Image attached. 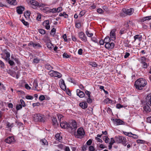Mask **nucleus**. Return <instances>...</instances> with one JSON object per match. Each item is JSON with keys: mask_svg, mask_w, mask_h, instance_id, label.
Returning a JSON list of instances; mask_svg holds the SVG:
<instances>
[{"mask_svg": "<svg viewBox=\"0 0 151 151\" xmlns=\"http://www.w3.org/2000/svg\"><path fill=\"white\" fill-rule=\"evenodd\" d=\"M147 84V81L143 78H139L135 82L134 86L138 90H141Z\"/></svg>", "mask_w": 151, "mask_h": 151, "instance_id": "obj_1", "label": "nucleus"}, {"mask_svg": "<svg viewBox=\"0 0 151 151\" xmlns=\"http://www.w3.org/2000/svg\"><path fill=\"white\" fill-rule=\"evenodd\" d=\"M33 119L36 122L39 121L44 122L45 121L46 118L44 115L39 114H36L33 116Z\"/></svg>", "mask_w": 151, "mask_h": 151, "instance_id": "obj_2", "label": "nucleus"}, {"mask_svg": "<svg viewBox=\"0 0 151 151\" xmlns=\"http://www.w3.org/2000/svg\"><path fill=\"white\" fill-rule=\"evenodd\" d=\"M68 129L72 132L75 131L77 128V123L75 120L72 121L71 123H68Z\"/></svg>", "mask_w": 151, "mask_h": 151, "instance_id": "obj_3", "label": "nucleus"}, {"mask_svg": "<svg viewBox=\"0 0 151 151\" xmlns=\"http://www.w3.org/2000/svg\"><path fill=\"white\" fill-rule=\"evenodd\" d=\"M116 142L118 143H122L123 145L126 146V145L128 144L126 143V139L124 137L121 136L119 137H115Z\"/></svg>", "mask_w": 151, "mask_h": 151, "instance_id": "obj_4", "label": "nucleus"}, {"mask_svg": "<svg viewBox=\"0 0 151 151\" xmlns=\"http://www.w3.org/2000/svg\"><path fill=\"white\" fill-rule=\"evenodd\" d=\"M85 134V132L82 127H80L78 129L77 134L76 132L74 133V135L78 138H82Z\"/></svg>", "mask_w": 151, "mask_h": 151, "instance_id": "obj_5", "label": "nucleus"}, {"mask_svg": "<svg viewBox=\"0 0 151 151\" xmlns=\"http://www.w3.org/2000/svg\"><path fill=\"white\" fill-rule=\"evenodd\" d=\"M48 74L51 77H57L60 78L62 76V75L60 73L53 70H50Z\"/></svg>", "mask_w": 151, "mask_h": 151, "instance_id": "obj_6", "label": "nucleus"}, {"mask_svg": "<svg viewBox=\"0 0 151 151\" xmlns=\"http://www.w3.org/2000/svg\"><path fill=\"white\" fill-rule=\"evenodd\" d=\"M122 11L125 14L128 15H132L134 12V9L132 8H130L129 9L124 8L123 9Z\"/></svg>", "mask_w": 151, "mask_h": 151, "instance_id": "obj_7", "label": "nucleus"}, {"mask_svg": "<svg viewBox=\"0 0 151 151\" xmlns=\"http://www.w3.org/2000/svg\"><path fill=\"white\" fill-rule=\"evenodd\" d=\"M31 4L32 5V7L34 9H36L37 7L42 6V4L39 3L35 0H31L30 1Z\"/></svg>", "mask_w": 151, "mask_h": 151, "instance_id": "obj_8", "label": "nucleus"}, {"mask_svg": "<svg viewBox=\"0 0 151 151\" xmlns=\"http://www.w3.org/2000/svg\"><path fill=\"white\" fill-rule=\"evenodd\" d=\"M78 36L83 41L86 42L87 41L86 37L84 33L81 32L79 33Z\"/></svg>", "mask_w": 151, "mask_h": 151, "instance_id": "obj_9", "label": "nucleus"}, {"mask_svg": "<svg viewBox=\"0 0 151 151\" xmlns=\"http://www.w3.org/2000/svg\"><path fill=\"white\" fill-rule=\"evenodd\" d=\"M28 46L32 45L35 48H39L42 47L41 45L38 42L35 43L32 42H30L28 44Z\"/></svg>", "mask_w": 151, "mask_h": 151, "instance_id": "obj_10", "label": "nucleus"}, {"mask_svg": "<svg viewBox=\"0 0 151 151\" xmlns=\"http://www.w3.org/2000/svg\"><path fill=\"white\" fill-rule=\"evenodd\" d=\"M146 103L151 106V93L147 95L146 98Z\"/></svg>", "mask_w": 151, "mask_h": 151, "instance_id": "obj_11", "label": "nucleus"}, {"mask_svg": "<svg viewBox=\"0 0 151 151\" xmlns=\"http://www.w3.org/2000/svg\"><path fill=\"white\" fill-rule=\"evenodd\" d=\"M25 9L24 7L22 6H18L17 7V11L18 14H22L23 12Z\"/></svg>", "mask_w": 151, "mask_h": 151, "instance_id": "obj_12", "label": "nucleus"}, {"mask_svg": "<svg viewBox=\"0 0 151 151\" xmlns=\"http://www.w3.org/2000/svg\"><path fill=\"white\" fill-rule=\"evenodd\" d=\"M114 46V44L113 42L109 43V42L106 44L105 47L108 49H111L113 48Z\"/></svg>", "mask_w": 151, "mask_h": 151, "instance_id": "obj_13", "label": "nucleus"}, {"mask_svg": "<svg viewBox=\"0 0 151 151\" xmlns=\"http://www.w3.org/2000/svg\"><path fill=\"white\" fill-rule=\"evenodd\" d=\"M33 86L32 88V89L37 90V91H39L40 90V89L38 86V84L37 82L35 81L33 83Z\"/></svg>", "mask_w": 151, "mask_h": 151, "instance_id": "obj_14", "label": "nucleus"}, {"mask_svg": "<svg viewBox=\"0 0 151 151\" xmlns=\"http://www.w3.org/2000/svg\"><path fill=\"white\" fill-rule=\"evenodd\" d=\"M116 31V29H113L111 30L110 32L111 38L112 40H114L116 39L115 33Z\"/></svg>", "mask_w": 151, "mask_h": 151, "instance_id": "obj_15", "label": "nucleus"}, {"mask_svg": "<svg viewBox=\"0 0 151 151\" xmlns=\"http://www.w3.org/2000/svg\"><path fill=\"white\" fill-rule=\"evenodd\" d=\"M43 26L45 27V28L47 30L50 29V26L49 25V21L48 20L45 21L43 23Z\"/></svg>", "mask_w": 151, "mask_h": 151, "instance_id": "obj_16", "label": "nucleus"}, {"mask_svg": "<svg viewBox=\"0 0 151 151\" xmlns=\"http://www.w3.org/2000/svg\"><path fill=\"white\" fill-rule=\"evenodd\" d=\"M77 95L80 98L84 97L85 95L84 93L79 89L76 90Z\"/></svg>", "mask_w": 151, "mask_h": 151, "instance_id": "obj_17", "label": "nucleus"}, {"mask_svg": "<svg viewBox=\"0 0 151 151\" xmlns=\"http://www.w3.org/2000/svg\"><path fill=\"white\" fill-rule=\"evenodd\" d=\"M14 138L13 137H9L5 140V142L8 143H11L14 141Z\"/></svg>", "mask_w": 151, "mask_h": 151, "instance_id": "obj_18", "label": "nucleus"}, {"mask_svg": "<svg viewBox=\"0 0 151 151\" xmlns=\"http://www.w3.org/2000/svg\"><path fill=\"white\" fill-rule=\"evenodd\" d=\"M113 120L114 121L117 125L123 124L124 123L123 121L119 119H113Z\"/></svg>", "mask_w": 151, "mask_h": 151, "instance_id": "obj_19", "label": "nucleus"}, {"mask_svg": "<svg viewBox=\"0 0 151 151\" xmlns=\"http://www.w3.org/2000/svg\"><path fill=\"white\" fill-rule=\"evenodd\" d=\"M79 105L83 109H85L87 107L88 105L86 102H83L80 103Z\"/></svg>", "mask_w": 151, "mask_h": 151, "instance_id": "obj_20", "label": "nucleus"}, {"mask_svg": "<svg viewBox=\"0 0 151 151\" xmlns=\"http://www.w3.org/2000/svg\"><path fill=\"white\" fill-rule=\"evenodd\" d=\"M134 41H135L137 40L140 42L142 39V36L141 35H137L134 36Z\"/></svg>", "mask_w": 151, "mask_h": 151, "instance_id": "obj_21", "label": "nucleus"}, {"mask_svg": "<svg viewBox=\"0 0 151 151\" xmlns=\"http://www.w3.org/2000/svg\"><path fill=\"white\" fill-rule=\"evenodd\" d=\"M149 106V104H146V105L143 107L144 110L147 112H149L151 110Z\"/></svg>", "mask_w": 151, "mask_h": 151, "instance_id": "obj_22", "label": "nucleus"}, {"mask_svg": "<svg viewBox=\"0 0 151 151\" xmlns=\"http://www.w3.org/2000/svg\"><path fill=\"white\" fill-rule=\"evenodd\" d=\"M61 127L63 128H66L68 129V123L67 124L65 122H60Z\"/></svg>", "mask_w": 151, "mask_h": 151, "instance_id": "obj_23", "label": "nucleus"}, {"mask_svg": "<svg viewBox=\"0 0 151 151\" xmlns=\"http://www.w3.org/2000/svg\"><path fill=\"white\" fill-rule=\"evenodd\" d=\"M41 144L42 145H48V143L46 140L45 139H41L40 141Z\"/></svg>", "mask_w": 151, "mask_h": 151, "instance_id": "obj_24", "label": "nucleus"}, {"mask_svg": "<svg viewBox=\"0 0 151 151\" xmlns=\"http://www.w3.org/2000/svg\"><path fill=\"white\" fill-rule=\"evenodd\" d=\"M55 137L56 138V140L59 142H60L62 139V137L60 136V134L59 133H58L55 134Z\"/></svg>", "mask_w": 151, "mask_h": 151, "instance_id": "obj_25", "label": "nucleus"}, {"mask_svg": "<svg viewBox=\"0 0 151 151\" xmlns=\"http://www.w3.org/2000/svg\"><path fill=\"white\" fill-rule=\"evenodd\" d=\"M52 121L53 124L54 125L56 126L57 125H58V124L56 118L53 117Z\"/></svg>", "mask_w": 151, "mask_h": 151, "instance_id": "obj_26", "label": "nucleus"}, {"mask_svg": "<svg viewBox=\"0 0 151 151\" xmlns=\"http://www.w3.org/2000/svg\"><path fill=\"white\" fill-rule=\"evenodd\" d=\"M5 54L6 55L5 60L7 61L9 60L10 59V54L9 52H6L5 53Z\"/></svg>", "mask_w": 151, "mask_h": 151, "instance_id": "obj_27", "label": "nucleus"}, {"mask_svg": "<svg viewBox=\"0 0 151 151\" xmlns=\"http://www.w3.org/2000/svg\"><path fill=\"white\" fill-rule=\"evenodd\" d=\"M47 12L52 13H55L56 12V8H53L52 9H50L47 10V12L46 13H47Z\"/></svg>", "mask_w": 151, "mask_h": 151, "instance_id": "obj_28", "label": "nucleus"}, {"mask_svg": "<svg viewBox=\"0 0 151 151\" xmlns=\"http://www.w3.org/2000/svg\"><path fill=\"white\" fill-rule=\"evenodd\" d=\"M46 45L48 48H49L50 50L52 49V48L54 47V46L50 42H48L47 43Z\"/></svg>", "mask_w": 151, "mask_h": 151, "instance_id": "obj_29", "label": "nucleus"}, {"mask_svg": "<svg viewBox=\"0 0 151 151\" xmlns=\"http://www.w3.org/2000/svg\"><path fill=\"white\" fill-rule=\"evenodd\" d=\"M45 68L48 70H52L53 69L52 67L49 64H47L45 65Z\"/></svg>", "mask_w": 151, "mask_h": 151, "instance_id": "obj_30", "label": "nucleus"}, {"mask_svg": "<svg viewBox=\"0 0 151 151\" xmlns=\"http://www.w3.org/2000/svg\"><path fill=\"white\" fill-rule=\"evenodd\" d=\"M127 30L126 29L124 28H123L121 29L120 30L119 34L121 35H122L126 33L127 32Z\"/></svg>", "mask_w": 151, "mask_h": 151, "instance_id": "obj_31", "label": "nucleus"}, {"mask_svg": "<svg viewBox=\"0 0 151 151\" xmlns=\"http://www.w3.org/2000/svg\"><path fill=\"white\" fill-rule=\"evenodd\" d=\"M104 102L106 104H110L112 103V101L109 98H106L104 100Z\"/></svg>", "mask_w": 151, "mask_h": 151, "instance_id": "obj_32", "label": "nucleus"}, {"mask_svg": "<svg viewBox=\"0 0 151 151\" xmlns=\"http://www.w3.org/2000/svg\"><path fill=\"white\" fill-rule=\"evenodd\" d=\"M151 19V16H147L143 18L141 20L142 22H144L147 20H150Z\"/></svg>", "mask_w": 151, "mask_h": 151, "instance_id": "obj_33", "label": "nucleus"}, {"mask_svg": "<svg viewBox=\"0 0 151 151\" xmlns=\"http://www.w3.org/2000/svg\"><path fill=\"white\" fill-rule=\"evenodd\" d=\"M57 116L59 122H60L61 120H63V116L61 114H59L57 115Z\"/></svg>", "mask_w": 151, "mask_h": 151, "instance_id": "obj_34", "label": "nucleus"}, {"mask_svg": "<svg viewBox=\"0 0 151 151\" xmlns=\"http://www.w3.org/2000/svg\"><path fill=\"white\" fill-rule=\"evenodd\" d=\"M146 58L144 57H142L140 59V61L141 64L143 63L146 62Z\"/></svg>", "mask_w": 151, "mask_h": 151, "instance_id": "obj_35", "label": "nucleus"}, {"mask_svg": "<svg viewBox=\"0 0 151 151\" xmlns=\"http://www.w3.org/2000/svg\"><path fill=\"white\" fill-rule=\"evenodd\" d=\"M104 40L105 43H106V44L109 42L110 41V38L109 37H106L104 39Z\"/></svg>", "mask_w": 151, "mask_h": 151, "instance_id": "obj_36", "label": "nucleus"}, {"mask_svg": "<svg viewBox=\"0 0 151 151\" xmlns=\"http://www.w3.org/2000/svg\"><path fill=\"white\" fill-rule=\"evenodd\" d=\"M10 4L13 5H16L17 4V2L16 0H11Z\"/></svg>", "mask_w": 151, "mask_h": 151, "instance_id": "obj_37", "label": "nucleus"}, {"mask_svg": "<svg viewBox=\"0 0 151 151\" xmlns=\"http://www.w3.org/2000/svg\"><path fill=\"white\" fill-rule=\"evenodd\" d=\"M142 67L145 69L147 68L148 66L149 65V64H147V63L145 62L144 63H142Z\"/></svg>", "mask_w": 151, "mask_h": 151, "instance_id": "obj_38", "label": "nucleus"}, {"mask_svg": "<svg viewBox=\"0 0 151 151\" xmlns=\"http://www.w3.org/2000/svg\"><path fill=\"white\" fill-rule=\"evenodd\" d=\"M38 30L39 33L42 35H44L45 33V30L43 29H40Z\"/></svg>", "mask_w": 151, "mask_h": 151, "instance_id": "obj_39", "label": "nucleus"}, {"mask_svg": "<svg viewBox=\"0 0 151 151\" xmlns=\"http://www.w3.org/2000/svg\"><path fill=\"white\" fill-rule=\"evenodd\" d=\"M40 60V59L37 58H35L33 60V63H37L39 62Z\"/></svg>", "mask_w": 151, "mask_h": 151, "instance_id": "obj_40", "label": "nucleus"}, {"mask_svg": "<svg viewBox=\"0 0 151 151\" xmlns=\"http://www.w3.org/2000/svg\"><path fill=\"white\" fill-rule=\"evenodd\" d=\"M63 57L64 58H70V55H68L66 53L64 52L63 54Z\"/></svg>", "mask_w": 151, "mask_h": 151, "instance_id": "obj_41", "label": "nucleus"}, {"mask_svg": "<svg viewBox=\"0 0 151 151\" xmlns=\"http://www.w3.org/2000/svg\"><path fill=\"white\" fill-rule=\"evenodd\" d=\"M86 34L87 36L89 37H91L93 35V34L92 33H89V31L87 30L86 32Z\"/></svg>", "mask_w": 151, "mask_h": 151, "instance_id": "obj_42", "label": "nucleus"}, {"mask_svg": "<svg viewBox=\"0 0 151 151\" xmlns=\"http://www.w3.org/2000/svg\"><path fill=\"white\" fill-rule=\"evenodd\" d=\"M60 86L61 88L63 90H66V86L65 84H60Z\"/></svg>", "mask_w": 151, "mask_h": 151, "instance_id": "obj_43", "label": "nucleus"}, {"mask_svg": "<svg viewBox=\"0 0 151 151\" xmlns=\"http://www.w3.org/2000/svg\"><path fill=\"white\" fill-rule=\"evenodd\" d=\"M0 67L2 68H4L5 67V65L3 62L0 60Z\"/></svg>", "mask_w": 151, "mask_h": 151, "instance_id": "obj_44", "label": "nucleus"}, {"mask_svg": "<svg viewBox=\"0 0 151 151\" xmlns=\"http://www.w3.org/2000/svg\"><path fill=\"white\" fill-rule=\"evenodd\" d=\"M90 65L94 67H96L97 66L96 63L94 62H91L90 63Z\"/></svg>", "mask_w": 151, "mask_h": 151, "instance_id": "obj_45", "label": "nucleus"}, {"mask_svg": "<svg viewBox=\"0 0 151 151\" xmlns=\"http://www.w3.org/2000/svg\"><path fill=\"white\" fill-rule=\"evenodd\" d=\"M22 105L21 104H17L16 106V108L17 110H19L22 108Z\"/></svg>", "mask_w": 151, "mask_h": 151, "instance_id": "obj_46", "label": "nucleus"}, {"mask_svg": "<svg viewBox=\"0 0 151 151\" xmlns=\"http://www.w3.org/2000/svg\"><path fill=\"white\" fill-rule=\"evenodd\" d=\"M20 102L21 103L20 104H21L22 106L24 107L26 106L23 100L22 99H20Z\"/></svg>", "mask_w": 151, "mask_h": 151, "instance_id": "obj_47", "label": "nucleus"}, {"mask_svg": "<svg viewBox=\"0 0 151 151\" xmlns=\"http://www.w3.org/2000/svg\"><path fill=\"white\" fill-rule=\"evenodd\" d=\"M21 21L24 25L26 26H28L29 25V24L27 22L25 21L24 19H22L21 20Z\"/></svg>", "mask_w": 151, "mask_h": 151, "instance_id": "obj_48", "label": "nucleus"}, {"mask_svg": "<svg viewBox=\"0 0 151 151\" xmlns=\"http://www.w3.org/2000/svg\"><path fill=\"white\" fill-rule=\"evenodd\" d=\"M76 27L77 28H79L81 26V24L80 22H75Z\"/></svg>", "mask_w": 151, "mask_h": 151, "instance_id": "obj_49", "label": "nucleus"}, {"mask_svg": "<svg viewBox=\"0 0 151 151\" xmlns=\"http://www.w3.org/2000/svg\"><path fill=\"white\" fill-rule=\"evenodd\" d=\"M62 10V9L61 7H59L57 8H56V12H59Z\"/></svg>", "mask_w": 151, "mask_h": 151, "instance_id": "obj_50", "label": "nucleus"}, {"mask_svg": "<svg viewBox=\"0 0 151 151\" xmlns=\"http://www.w3.org/2000/svg\"><path fill=\"white\" fill-rule=\"evenodd\" d=\"M14 126V124L13 123H12L10 124L9 122H8V123L7 124V126L8 127H13Z\"/></svg>", "mask_w": 151, "mask_h": 151, "instance_id": "obj_51", "label": "nucleus"}, {"mask_svg": "<svg viewBox=\"0 0 151 151\" xmlns=\"http://www.w3.org/2000/svg\"><path fill=\"white\" fill-rule=\"evenodd\" d=\"M88 150L90 151H95V149L94 147L91 145L89 147Z\"/></svg>", "mask_w": 151, "mask_h": 151, "instance_id": "obj_52", "label": "nucleus"}, {"mask_svg": "<svg viewBox=\"0 0 151 151\" xmlns=\"http://www.w3.org/2000/svg\"><path fill=\"white\" fill-rule=\"evenodd\" d=\"M85 93L88 96V97H91V92H90L88 91H86L85 92Z\"/></svg>", "mask_w": 151, "mask_h": 151, "instance_id": "obj_53", "label": "nucleus"}, {"mask_svg": "<svg viewBox=\"0 0 151 151\" xmlns=\"http://www.w3.org/2000/svg\"><path fill=\"white\" fill-rule=\"evenodd\" d=\"M97 12L99 14H102L104 12L103 10L99 8L97 9Z\"/></svg>", "mask_w": 151, "mask_h": 151, "instance_id": "obj_54", "label": "nucleus"}, {"mask_svg": "<svg viewBox=\"0 0 151 151\" xmlns=\"http://www.w3.org/2000/svg\"><path fill=\"white\" fill-rule=\"evenodd\" d=\"M25 98L26 99H27L32 100L33 99V96L29 95L26 96H25Z\"/></svg>", "mask_w": 151, "mask_h": 151, "instance_id": "obj_55", "label": "nucleus"}, {"mask_svg": "<svg viewBox=\"0 0 151 151\" xmlns=\"http://www.w3.org/2000/svg\"><path fill=\"white\" fill-rule=\"evenodd\" d=\"M45 99V97L43 95H41L39 97V99L42 101Z\"/></svg>", "mask_w": 151, "mask_h": 151, "instance_id": "obj_56", "label": "nucleus"}, {"mask_svg": "<svg viewBox=\"0 0 151 151\" xmlns=\"http://www.w3.org/2000/svg\"><path fill=\"white\" fill-rule=\"evenodd\" d=\"M92 142V140L91 139H89L86 142V144L88 145H91Z\"/></svg>", "mask_w": 151, "mask_h": 151, "instance_id": "obj_57", "label": "nucleus"}, {"mask_svg": "<svg viewBox=\"0 0 151 151\" xmlns=\"http://www.w3.org/2000/svg\"><path fill=\"white\" fill-rule=\"evenodd\" d=\"M91 40L95 43H97L98 40H97L95 37H93L91 38Z\"/></svg>", "mask_w": 151, "mask_h": 151, "instance_id": "obj_58", "label": "nucleus"}, {"mask_svg": "<svg viewBox=\"0 0 151 151\" xmlns=\"http://www.w3.org/2000/svg\"><path fill=\"white\" fill-rule=\"evenodd\" d=\"M40 105V104L39 103H34L32 104V106L34 107L36 106H39Z\"/></svg>", "mask_w": 151, "mask_h": 151, "instance_id": "obj_59", "label": "nucleus"}, {"mask_svg": "<svg viewBox=\"0 0 151 151\" xmlns=\"http://www.w3.org/2000/svg\"><path fill=\"white\" fill-rule=\"evenodd\" d=\"M116 108L117 109H120L123 107V106L120 104H117L116 106Z\"/></svg>", "mask_w": 151, "mask_h": 151, "instance_id": "obj_60", "label": "nucleus"}, {"mask_svg": "<svg viewBox=\"0 0 151 151\" xmlns=\"http://www.w3.org/2000/svg\"><path fill=\"white\" fill-rule=\"evenodd\" d=\"M105 137H106L105 140V143H108L109 142L110 139L107 136H105Z\"/></svg>", "mask_w": 151, "mask_h": 151, "instance_id": "obj_61", "label": "nucleus"}, {"mask_svg": "<svg viewBox=\"0 0 151 151\" xmlns=\"http://www.w3.org/2000/svg\"><path fill=\"white\" fill-rule=\"evenodd\" d=\"M87 103H91L92 102V99L90 98V97H88V98L87 99Z\"/></svg>", "mask_w": 151, "mask_h": 151, "instance_id": "obj_62", "label": "nucleus"}, {"mask_svg": "<svg viewBox=\"0 0 151 151\" xmlns=\"http://www.w3.org/2000/svg\"><path fill=\"white\" fill-rule=\"evenodd\" d=\"M83 50L81 48L79 49L78 51V53L80 55H81L82 54Z\"/></svg>", "mask_w": 151, "mask_h": 151, "instance_id": "obj_63", "label": "nucleus"}, {"mask_svg": "<svg viewBox=\"0 0 151 151\" xmlns=\"http://www.w3.org/2000/svg\"><path fill=\"white\" fill-rule=\"evenodd\" d=\"M105 43L104 40H100L99 42V43L100 45H103Z\"/></svg>", "mask_w": 151, "mask_h": 151, "instance_id": "obj_64", "label": "nucleus"}]
</instances>
